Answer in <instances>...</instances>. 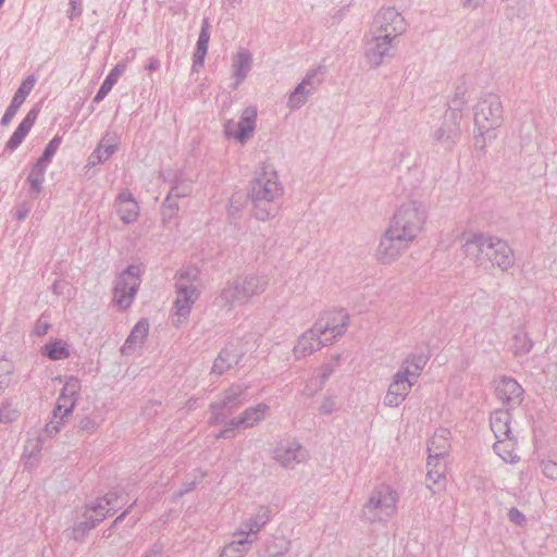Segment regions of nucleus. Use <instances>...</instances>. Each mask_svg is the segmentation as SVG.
I'll list each match as a JSON object with an SVG mask.
<instances>
[{
	"label": "nucleus",
	"mask_w": 557,
	"mask_h": 557,
	"mask_svg": "<svg viewBox=\"0 0 557 557\" xmlns=\"http://www.w3.org/2000/svg\"><path fill=\"white\" fill-rule=\"evenodd\" d=\"M63 423H64V419L54 418V411H52V418L46 424L45 433L47 434V436L53 437L54 435H57L61 431V429L63 426Z\"/></svg>",
	"instance_id": "obj_53"
},
{
	"label": "nucleus",
	"mask_w": 557,
	"mask_h": 557,
	"mask_svg": "<svg viewBox=\"0 0 557 557\" xmlns=\"http://www.w3.org/2000/svg\"><path fill=\"white\" fill-rule=\"evenodd\" d=\"M149 333V322L147 319H140L132 329L129 335L125 339L121 352L128 355L138 347H141Z\"/></svg>",
	"instance_id": "obj_32"
},
{
	"label": "nucleus",
	"mask_w": 557,
	"mask_h": 557,
	"mask_svg": "<svg viewBox=\"0 0 557 557\" xmlns=\"http://www.w3.org/2000/svg\"><path fill=\"white\" fill-rule=\"evenodd\" d=\"M426 216V210L422 202L408 200L396 209L388 228L403 240L411 244L422 232Z\"/></svg>",
	"instance_id": "obj_7"
},
{
	"label": "nucleus",
	"mask_w": 557,
	"mask_h": 557,
	"mask_svg": "<svg viewBox=\"0 0 557 557\" xmlns=\"http://www.w3.org/2000/svg\"><path fill=\"white\" fill-rule=\"evenodd\" d=\"M348 324L349 314L343 309L327 311L314 323L330 345L347 331Z\"/></svg>",
	"instance_id": "obj_14"
},
{
	"label": "nucleus",
	"mask_w": 557,
	"mask_h": 557,
	"mask_svg": "<svg viewBox=\"0 0 557 557\" xmlns=\"http://www.w3.org/2000/svg\"><path fill=\"white\" fill-rule=\"evenodd\" d=\"M370 29L382 35L388 34L389 37L398 40L407 29V22L395 8H382L375 13Z\"/></svg>",
	"instance_id": "obj_11"
},
{
	"label": "nucleus",
	"mask_w": 557,
	"mask_h": 557,
	"mask_svg": "<svg viewBox=\"0 0 557 557\" xmlns=\"http://www.w3.org/2000/svg\"><path fill=\"white\" fill-rule=\"evenodd\" d=\"M99 426V423L96 421L95 418L90 416H86L79 420L78 428L79 430L91 434L94 433Z\"/></svg>",
	"instance_id": "obj_55"
},
{
	"label": "nucleus",
	"mask_w": 557,
	"mask_h": 557,
	"mask_svg": "<svg viewBox=\"0 0 557 557\" xmlns=\"http://www.w3.org/2000/svg\"><path fill=\"white\" fill-rule=\"evenodd\" d=\"M18 412L10 404H3L0 407V422L10 423L17 419Z\"/></svg>",
	"instance_id": "obj_52"
},
{
	"label": "nucleus",
	"mask_w": 557,
	"mask_h": 557,
	"mask_svg": "<svg viewBox=\"0 0 557 557\" xmlns=\"http://www.w3.org/2000/svg\"><path fill=\"white\" fill-rule=\"evenodd\" d=\"M160 61L158 58L156 57H151L149 58L148 60V63L146 65V70L149 71V72H156L160 69Z\"/></svg>",
	"instance_id": "obj_63"
},
{
	"label": "nucleus",
	"mask_w": 557,
	"mask_h": 557,
	"mask_svg": "<svg viewBox=\"0 0 557 557\" xmlns=\"http://www.w3.org/2000/svg\"><path fill=\"white\" fill-rule=\"evenodd\" d=\"M174 280L175 300L172 307V323L178 327L188 320L195 302L200 297V271L197 267H186L177 271Z\"/></svg>",
	"instance_id": "obj_3"
},
{
	"label": "nucleus",
	"mask_w": 557,
	"mask_h": 557,
	"mask_svg": "<svg viewBox=\"0 0 557 557\" xmlns=\"http://www.w3.org/2000/svg\"><path fill=\"white\" fill-rule=\"evenodd\" d=\"M412 386L413 384L410 381L403 379V374L395 373L383 398L384 406L396 408L401 405L409 395Z\"/></svg>",
	"instance_id": "obj_22"
},
{
	"label": "nucleus",
	"mask_w": 557,
	"mask_h": 557,
	"mask_svg": "<svg viewBox=\"0 0 557 557\" xmlns=\"http://www.w3.org/2000/svg\"><path fill=\"white\" fill-rule=\"evenodd\" d=\"M248 195L255 219L264 222L276 216L284 195V186L276 170L270 165L261 166L249 184Z\"/></svg>",
	"instance_id": "obj_1"
},
{
	"label": "nucleus",
	"mask_w": 557,
	"mask_h": 557,
	"mask_svg": "<svg viewBox=\"0 0 557 557\" xmlns=\"http://www.w3.org/2000/svg\"><path fill=\"white\" fill-rule=\"evenodd\" d=\"M70 4L72 7L70 18H73L74 15H79L82 13V0H70Z\"/></svg>",
	"instance_id": "obj_62"
},
{
	"label": "nucleus",
	"mask_w": 557,
	"mask_h": 557,
	"mask_svg": "<svg viewBox=\"0 0 557 557\" xmlns=\"http://www.w3.org/2000/svg\"><path fill=\"white\" fill-rule=\"evenodd\" d=\"M523 393L522 386L515 379L504 376L495 383V396L508 409L521 405Z\"/></svg>",
	"instance_id": "obj_18"
},
{
	"label": "nucleus",
	"mask_w": 557,
	"mask_h": 557,
	"mask_svg": "<svg viewBox=\"0 0 557 557\" xmlns=\"http://www.w3.org/2000/svg\"><path fill=\"white\" fill-rule=\"evenodd\" d=\"M428 487L436 493L445 487L446 476L438 471L426 473Z\"/></svg>",
	"instance_id": "obj_49"
},
{
	"label": "nucleus",
	"mask_w": 557,
	"mask_h": 557,
	"mask_svg": "<svg viewBox=\"0 0 557 557\" xmlns=\"http://www.w3.org/2000/svg\"><path fill=\"white\" fill-rule=\"evenodd\" d=\"M462 117L463 114L446 111L440 126L432 132L433 140L444 149L451 150L460 139Z\"/></svg>",
	"instance_id": "obj_13"
},
{
	"label": "nucleus",
	"mask_w": 557,
	"mask_h": 557,
	"mask_svg": "<svg viewBox=\"0 0 557 557\" xmlns=\"http://www.w3.org/2000/svg\"><path fill=\"white\" fill-rule=\"evenodd\" d=\"M336 410H337V404H336L335 398L332 396L324 397L319 407V411L322 414H330Z\"/></svg>",
	"instance_id": "obj_56"
},
{
	"label": "nucleus",
	"mask_w": 557,
	"mask_h": 557,
	"mask_svg": "<svg viewBox=\"0 0 557 557\" xmlns=\"http://www.w3.org/2000/svg\"><path fill=\"white\" fill-rule=\"evenodd\" d=\"M49 327H50L49 322L44 317H40L36 321V324L34 326V333L38 336H42V335L47 334Z\"/></svg>",
	"instance_id": "obj_60"
},
{
	"label": "nucleus",
	"mask_w": 557,
	"mask_h": 557,
	"mask_svg": "<svg viewBox=\"0 0 557 557\" xmlns=\"http://www.w3.org/2000/svg\"><path fill=\"white\" fill-rule=\"evenodd\" d=\"M62 138L60 136H54L45 147V150L41 157L36 161L41 165L48 168L52 161L53 156L61 145Z\"/></svg>",
	"instance_id": "obj_48"
},
{
	"label": "nucleus",
	"mask_w": 557,
	"mask_h": 557,
	"mask_svg": "<svg viewBox=\"0 0 557 557\" xmlns=\"http://www.w3.org/2000/svg\"><path fill=\"white\" fill-rule=\"evenodd\" d=\"M320 67L309 71L302 81L289 94L287 107L290 110H298L306 104L309 97L313 95L322 83L319 77Z\"/></svg>",
	"instance_id": "obj_16"
},
{
	"label": "nucleus",
	"mask_w": 557,
	"mask_h": 557,
	"mask_svg": "<svg viewBox=\"0 0 557 557\" xmlns=\"http://www.w3.org/2000/svg\"><path fill=\"white\" fill-rule=\"evenodd\" d=\"M253 541L255 539L243 536L238 540H233L223 547L220 557H244L249 552Z\"/></svg>",
	"instance_id": "obj_40"
},
{
	"label": "nucleus",
	"mask_w": 557,
	"mask_h": 557,
	"mask_svg": "<svg viewBox=\"0 0 557 557\" xmlns=\"http://www.w3.org/2000/svg\"><path fill=\"white\" fill-rule=\"evenodd\" d=\"M162 177L164 182L171 185V187L174 185L193 184V180L182 169H168L162 172Z\"/></svg>",
	"instance_id": "obj_45"
},
{
	"label": "nucleus",
	"mask_w": 557,
	"mask_h": 557,
	"mask_svg": "<svg viewBox=\"0 0 557 557\" xmlns=\"http://www.w3.org/2000/svg\"><path fill=\"white\" fill-rule=\"evenodd\" d=\"M81 388V381L75 376H69L64 382L60 395L65 398L73 399L75 403H77Z\"/></svg>",
	"instance_id": "obj_46"
},
{
	"label": "nucleus",
	"mask_w": 557,
	"mask_h": 557,
	"mask_svg": "<svg viewBox=\"0 0 557 557\" xmlns=\"http://www.w3.org/2000/svg\"><path fill=\"white\" fill-rule=\"evenodd\" d=\"M462 249L465 255L480 267L491 262L502 271H507L515 263L513 251L508 243L496 236L473 234L465 242Z\"/></svg>",
	"instance_id": "obj_2"
},
{
	"label": "nucleus",
	"mask_w": 557,
	"mask_h": 557,
	"mask_svg": "<svg viewBox=\"0 0 557 557\" xmlns=\"http://www.w3.org/2000/svg\"><path fill=\"white\" fill-rule=\"evenodd\" d=\"M173 199L174 198H170V196H166L164 199L162 205V216L164 221L173 219L178 211V205Z\"/></svg>",
	"instance_id": "obj_50"
},
{
	"label": "nucleus",
	"mask_w": 557,
	"mask_h": 557,
	"mask_svg": "<svg viewBox=\"0 0 557 557\" xmlns=\"http://www.w3.org/2000/svg\"><path fill=\"white\" fill-rule=\"evenodd\" d=\"M473 121L476 131L475 146L484 149L487 141L496 138V131L504 122L503 103L498 95H483L473 108Z\"/></svg>",
	"instance_id": "obj_5"
},
{
	"label": "nucleus",
	"mask_w": 557,
	"mask_h": 557,
	"mask_svg": "<svg viewBox=\"0 0 557 557\" xmlns=\"http://www.w3.org/2000/svg\"><path fill=\"white\" fill-rule=\"evenodd\" d=\"M450 450V431L448 429H438L432 436L429 446V458L445 459Z\"/></svg>",
	"instance_id": "obj_31"
},
{
	"label": "nucleus",
	"mask_w": 557,
	"mask_h": 557,
	"mask_svg": "<svg viewBox=\"0 0 557 557\" xmlns=\"http://www.w3.org/2000/svg\"><path fill=\"white\" fill-rule=\"evenodd\" d=\"M494 451L505 461L509 463H516L519 461V456L515 453L516 443L512 435L508 438H496V443L493 446Z\"/></svg>",
	"instance_id": "obj_38"
},
{
	"label": "nucleus",
	"mask_w": 557,
	"mask_h": 557,
	"mask_svg": "<svg viewBox=\"0 0 557 557\" xmlns=\"http://www.w3.org/2000/svg\"><path fill=\"white\" fill-rule=\"evenodd\" d=\"M409 245V242L403 240L387 227L380 239L376 258L383 264H392L408 249Z\"/></svg>",
	"instance_id": "obj_15"
},
{
	"label": "nucleus",
	"mask_w": 557,
	"mask_h": 557,
	"mask_svg": "<svg viewBox=\"0 0 557 557\" xmlns=\"http://www.w3.org/2000/svg\"><path fill=\"white\" fill-rule=\"evenodd\" d=\"M370 38L366 41L364 57L372 67L383 64L384 59L392 57L393 49L397 46L398 40L381 33L369 29Z\"/></svg>",
	"instance_id": "obj_12"
},
{
	"label": "nucleus",
	"mask_w": 557,
	"mask_h": 557,
	"mask_svg": "<svg viewBox=\"0 0 557 557\" xmlns=\"http://www.w3.org/2000/svg\"><path fill=\"white\" fill-rule=\"evenodd\" d=\"M116 212L125 224L134 223L139 215V206L128 189H123L116 197Z\"/></svg>",
	"instance_id": "obj_25"
},
{
	"label": "nucleus",
	"mask_w": 557,
	"mask_h": 557,
	"mask_svg": "<svg viewBox=\"0 0 557 557\" xmlns=\"http://www.w3.org/2000/svg\"><path fill=\"white\" fill-rule=\"evenodd\" d=\"M429 361V356L423 352L409 354L401 362L396 374H403V379L410 381L413 385L417 383L424 367Z\"/></svg>",
	"instance_id": "obj_24"
},
{
	"label": "nucleus",
	"mask_w": 557,
	"mask_h": 557,
	"mask_svg": "<svg viewBox=\"0 0 557 557\" xmlns=\"http://www.w3.org/2000/svg\"><path fill=\"white\" fill-rule=\"evenodd\" d=\"M273 458L284 468H294L308 458V453L299 442L285 438L277 443Z\"/></svg>",
	"instance_id": "obj_17"
},
{
	"label": "nucleus",
	"mask_w": 557,
	"mask_h": 557,
	"mask_svg": "<svg viewBox=\"0 0 557 557\" xmlns=\"http://www.w3.org/2000/svg\"><path fill=\"white\" fill-rule=\"evenodd\" d=\"M398 502L399 494L393 485L379 483L361 506L360 518L370 524H386L396 515Z\"/></svg>",
	"instance_id": "obj_6"
},
{
	"label": "nucleus",
	"mask_w": 557,
	"mask_h": 557,
	"mask_svg": "<svg viewBox=\"0 0 557 557\" xmlns=\"http://www.w3.org/2000/svg\"><path fill=\"white\" fill-rule=\"evenodd\" d=\"M210 40V23L208 18H203L200 26V32L196 45V50L193 55L191 69L194 72H198L203 67L205 59L208 53V45Z\"/></svg>",
	"instance_id": "obj_30"
},
{
	"label": "nucleus",
	"mask_w": 557,
	"mask_h": 557,
	"mask_svg": "<svg viewBox=\"0 0 557 557\" xmlns=\"http://www.w3.org/2000/svg\"><path fill=\"white\" fill-rule=\"evenodd\" d=\"M35 83L36 79L34 76H28L26 79L22 82L0 121V124L2 126H8L11 123L16 112L33 90Z\"/></svg>",
	"instance_id": "obj_23"
},
{
	"label": "nucleus",
	"mask_w": 557,
	"mask_h": 557,
	"mask_svg": "<svg viewBox=\"0 0 557 557\" xmlns=\"http://www.w3.org/2000/svg\"><path fill=\"white\" fill-rule=\"evenodd\" d=\"M40 109L38 107H35L28 111L26 116L21 121L17 128L14 131V133L11 135L9 140L5 144V150L9 152L15 151L20 145L24 141L28 133L30 132L32 127L34 126L38 115H39Z\"/></svg>",
	"instance_id": "obj_26"
},
{
	"label": "nucleus",
	"mask_w": 557,
	"mask_h": 557,
	"mask_svg": "<svg viewBox=\"0 0 557 557\" xmlns=\"http://www.w3.org/2000/svg\"><path fill=\"white\" fill-rule=\"evenodd\" d=\"M269 411L270 407L263 403L248 407L236 418L230 419L214 437L216 440L234 438L238 429H249L258 425L267 418Z\"/></svg>",
	"instance_id": "obj_10"
},
{
	"label": "nucleus",
	"mask_w": 557,
	"mask_h": 557,
	"mask_svg": "<svg viewBox=\"0 0 557 557\" xmlns=\"http://www.w3.org/2000/svg\"><path fill=\"white\" fill-rule=\"evenodd\" d=\"M42 355L51 360H63L70 357V349L65 342L57 339L44 346Z\"/></svg>",
	"instance_id": "obj_42"
},
{
	"label": "nucleus",
	"mask_w": 557,
	"mask_h": 557,
	"mask_svg": "<svg viewBox=\"0 0 557 557\" xmlns=\"http://www.w3.org/2000/svg\"><path fill=\"white\" fill-rule=\"evenodd\" d=\"M252 67V54L246 48H240L233 57L232 73L235 79L234 88H237L247 77Z\"/></svg>",
	"instance_id": "obj_28"
},
{
	"label": "nucleus",
	"mask_w": 557,
	"mask_h": 557,
	"mask_svg": "<svg viewBox=\"0 0 557 557\" xmlns=\"http://www.w3.org/2000/svg\"><path fill=\"white\" fill-rule=\"evenodd\" d=\"M533 347V342L523 329H519L512 336L511 349L515 355H527Z\"/></svg>",
	"instance_id": "obj_43"
},
{
	"label": "nucleus",
	"mask_w": 557,
	"mask_h": 557,
	"mask_svg": "<svg viewBox=\"0 0 557 557\" xmlns=\"http://www.w3.org/2000/svg\"><path fill=\"white\" fill-rule=\"evenodd\" d=\"M248 388L249 386L244 383H236L225 389L220 399L210 405L209 424L225 426L228 418L249 400Z\"/></svg>",
	"instance_id": "obj_8"
},
{
	"label": "nucleus",
	"mask_w": 557,
	"mask_h": 557,
	"mask_svg": "<svg viewBox=\"0 0 557 557\" xmlns=\"http://www.w3.org/2000/svg\"><path fill=\"white\" fill-rule=\"evenodd\" d=\"M511 409H496L491 413L490 425L496 438H508L511 435Z\"/></svg>",
	"instance_id": "obj_33"
},
{
	"label": "nucleus",
	"mask_w": 557,
	"mask_h": 557,
	"mask_svg": "<svg viewBox=\"0 0 557 557\" xmlns=\"http://www.w3.org/2000/svg\"><path fill=\"white\" fill-rule=\"evenodd\" d=\"M120 145V139L114 133H106L100 139L98 146L90 156V162L103 163L109 160L116 151Z\"/></svg>",
	"instance_id": "obj_29"
},
{
	"label": "nucleus",
	"mask_w": 557,
	"mask_h": 557,
	"mask_svg": "<svg viewBox=\"0 0 557 557\" xmlns=\"http://www.w3.org/2000/svg\"><path fill=\"white\" fill-rule=\"evenodd\" d=\"M144 557H162V547L160 545H153Z\"/></svg>",
	"instance_id": "obj_64"
},
{
	"label": "nucleus",
	"mask_w": 557,
	"mask_h": 557,
	"mask_svg": "<svg viewBox=\"0 0 557 557\" xmlns=\"http://www.w3.org/2000/svg\"><path fill=\"white\" fill-rule=\"evenodd\" d=\"M143 274L141 265L131 264L116 276L113 287V302L120 310H127L134 302L141 284Z\"/></svg>",
	"instance_id": "obj_9"
},
{
	"label": "nucleus",
	"mask_w": 557,
	"mask_h": 557,
	"mask_svg": "<svg viewBox=\"0 0 557 557\" xmlns=\"http://www.w3.org/2000/svg\"><path fill=\"white\" fill-rule=\"evenodd\" d=\"M329 345L330 344L324 341L320 329L313 324L312 327L298 337L297 344L294 347V355L297 359L305 358L312 355L321 347Z\"/></svg>",
	"instance_id": "obj_20"
},
{
	"label": "nucleus",
	"mask_w": 557,
	"mask_h": 557,
	"mask_svg": "<svg viewBox=\"0 0 557 557\" xmlns=\"http://www.w3.org/2000/svg\"><path fill=\"white\" fill-rule=\"evenodd\" d=\"M269 285V277L264 274H247L225 282L215 302L227 311L237 306L248 304L253 297L265 292Z\"/></svg>",
	"instance_id": "obj_4"
},
{
	"label": "nucleus",
	"mask_w": 557,
	"mask_h": 557,
	"mask_svg": "<svg viewBox=\"0 0 557 557\" xmlns=\"http://www.w3.org/2000/svg\"><path fill=\"white\" fill-rule=\"evenodd\" d=\"M426 467H428V472L438 471L442 474H445V472H446L445 459L429 458L428 457V465H426Z\"/></svg>",
	"instance_id": "obj_57"
},
{
	"label": "nucleus",
	"mask_w": 557,
	"mask_h": 557,
	"mask_svg": "<svg viewBox=\"0 0 557 557\" xmlns=\"http://www.w3.org/2000/svg\"><path fill=\"white\" fill-rule=\"evenodd\" d=\"M244 355L245 351L238 343H228L214 359L211 373L222 375L234 366L238 364Z\"/></svg>",
	"instance_id": "obj_21"
},
{
	"label": "nucleus",
	"mask_w": 557,
	"mask_h": 557,
	"mask_svg": "<svg viewBox=\"0 0 557 557\" xmlns=\"http://www.w3.org/2000/svg\"><path fill=\"white\" fill-rule=\"evenodd\" d=\"M125 505L124 494L120 491H113L106 494L103 497L97 498L91 504L92 510L106 513V518L117 511L122 506Z\"/></svg>",
	"instance_id": "obj_34"
},
{
	"label": "nucleus",
	"mask_w": 557,
	"mask_h": 557,
	"mask_svg": "<svg viewBox=\"0 0 557 557\" xmlns=\"http://www.w3.org/2000/svg\"><path fill=\"white\" fill-rule=\"evenodd\" d=\"M126 71V63L120 62L117 63L107 75L104 81L102 82L100 88L98 89L96 96L94 97V102L99 103L102 101L107 95L111 91L113 86L116 84L119 78Z\"/></svg>",
	"instance_id": "obj_36"
},
{
	"label": "nucleus",
	"mask_w": 557,
	"mask_h": 557,
	"mask_svg": "<svg viewBox=\"0 0 557 557\" xmlns=\"http://www.w3.org/2000/svg\"><path fill=\"white\" fill-rule=\"evenodd\" d=\"M333 369L330 364H325L323 367H321V380L318 384V386L312 389L309 384H307V386L305 387L304 389V394L311 397L314 395V393L322 387V385L325 383V381L329 379V376L331 375Z\"/></svg>",
	"instance_id": "obj_51"
},
{
	"label": "nucleus",
	"mask_w": 557,
	"mask_h": 557,
	"mask_svg": "<svg viewBox=\"0 0 557 557\" xmlns=\"http://www.w3.org/2000/svg\"><path fill=\"white\" fill-rule=\"evenodd\" d=\"M40 451L41 446L37 440L30 441L25 445L22 458L26 468L32 469L37 465Z\"/></svg>",
	"instance_id": "obj_44"
},
{
	"label": "nucleus",
	"mask_w": 557,
	"mask_h": 557,
	"mask_svg": "<svg viewBox=\"0 0 557 557\" xmlns=\"http://www.w3.org/2000/svg\"><path fill=\"white\" fill-rule=\"evenodd\" d=\"M30 209H32V208H30V206H29V205H27V203H25V202H24V203H21V205H18V206L15 208V210H14V212H13V215H14V218H15L17 221H24V220L27 218V215L29 214Z\"/></svg>",
	"instance_id": "obj_59"
},
{
	"label": "nucleus",
	"mask_w": 557,
	"mask_h": 557,
	"mask_svg": "<svg viewBox=\"0 0 557 557\" xmlns=\"http://www.w3.org/2000/svg\"><path fill=\"white\" fill-rule=\"evenodd\" d=\"M502 3L508 20H522L527 16V0H502Z\"/></svg>",
	"instance_id": "obj_41"
},
{
	"label": "nucleus",
	"mask_w": 557,
	"mask_h": 557,
	"mask_svg": "<svg viewBox=\"0 0 557 557\" xmlns=\"http://www.w3.org/2000/svg\"><path fill=\"white\" fill-rule=\"evenodd\" d=\"M256 121H257V109L253 107H247L244 109L240 119L237 123V131L232 132L231 125L233 124L232 121H228L225 124V136L226 137H234L238 143L242 145L246 144L250 137L253 135L255 128H256Z\"/></svg>",
	"instance_id": "obj_19"
},
{
	"label": "nucleus",
	"mask_w": 557,
	"mask_h": 557,
	"mask_svg": "<svg viewBox=\"0 0 557 557\" xmlns=\"http://www.w3.org/2000/svg\"><path fill=\"white\" fill-rule=\"evenodd\" d=\"M47 169L48 168L38 162H36L30 169L27 176V183L29 185L28 194L32 198H37L40 195Z\"/></svg>",
	"instance_id": "obj_37"
},
{
	"label": "nucleus",
	"mask_w": 557,
	"mask_h": 557,
	"mask_svg": "<svg viewBox=\"0 0 557 557\" xmlns=\"http://www.w3.org/2000/svg\"><path fill=\"white\" fill-rule=\"evenodd\" d=\"M75 405V400L59 395L53 409L54 418H67L73 412Z\"/></svg>",
	"instance_id": "obj_47"
},
{
	"label": "nucleus",
	"mask_w": 557,
	"mask_h": 557,
	"mask_svg": "<svg viewBox=\"0 0 557 557\" xmlns=\"http://www.w3.org/2000/svg\"><path fill=\"white\" fill-rule=\"evenodd\" d=\"M191 185L193 184L174 185L171 187L168 196L174 199L187 197L191 193Z\"/></svg>",
	"instance_id": "obj_54"
},
{
	"label": "nucleus",
	"mask_w": 557,
	"mask_h": 557,
	"mask_svg": "<svg viewBox=\"0 0 557 557\" xmlns=\"http://www.w3.org/2000/svg\"><path fill=\"white\" fill-rule=\"evenodd\" d=\"M270 521V510L261 508L257 513L248 518L242 523V528L234 533V537L244 536L256 539V535Z\"/></svg>",
	"instance_id": "obj_27"
},
{
	"label": "nucleus",
	"mask_w": 557,
	"mask_h": 557,
	"mask_svg": "<svg viewBox=\"0 0 557 557\" xmlns=\"http://www.w3.org/2000/svg\"><path fill=\"white\" fill-rule=\"evenodd\" d=\"M85 519L81 521L75 528H73V537L78 540L79 536H83L86 532L96 528L101 521L106 519V513L99 512L98 510L91 509V504L86 506L84 512Z\"/></svg>",
	"instance_id": "obj_35"
},
{
	"label": "nucleus",
	"mask_w": 557,
	"mask_h": 557,
	"mask_svg": "<svg viewBox=\"0 0 557 557\" xmlns=\"http://www.w3.org/2000/svg\"><path fill=\"white\" fill-rule=\"evenodd\" d=\"M542 472L543 474L550 479V480H557V463L552 461V460H547V461H543L542 465Z\"/></svg>",
	"instance_id": "obj_58"
},
{
	"label": "nucleus",
	"mask_w": 557,
	"mask_h": 557,
	"mask_svg": "<svg viewBox=\"0 0 557 557\" xmlns=\"http://www.w3.org/2000/svg\"><path fill=\"white\" fill-rule=\"evenodd\" d=\"M468 90L469 87L466 82H460L456 85L453 96L448 102V112H457L463 114V110L468 103Z\"/></svg>",
	"instance_id": "obj_39"
},
{
	"label": "nucleus",
	"mask_w": 557,
	"mask_h": 557,
	"mask_svg": "<svg viewBox=\"0 0 557 557\" xmlns=\"http://www.w3.org/2000/svg\"><path fill=\"white\" fill-rule=\"evenodd\" d=\"M508 517L510 521L516 523L517 525H522L525 521L524 515L517 508H511L508 512Z\"/></svg>",
	"instance_id": "obj_61"
}]
</instances>
